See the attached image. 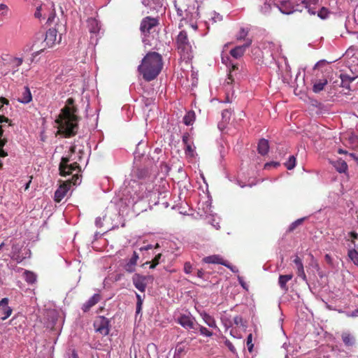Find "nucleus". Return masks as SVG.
Segmentation results:
<instances>
[{"label": "nucleus", "instance_id": "nucleus-27", "mask_svg": "<svg viewBox=\"0 0 358 358\" xmlns=\"http://www.w3.org/2000/svg\"><path fill=\"white\" fill-rule=\"evenodd\" d=\"M293 275L292 274L289 275H280L279 276L278 283L280 287L284 289L285 291H287L288 287L287 286V282L292 280Z\"/></svg>", "mask_w": 358, "mask_h": 358}, {"label": "nucleus", "instance_id": "nucleus-20", "mask_svg": "<svg viewBox=\"0 0 358 358\" xmlns=\"http://www.w3.org/2000/svg\"><path fill=\"white\" fill-rule=\"evenodd\" d=\"M22 62L23 59L20 57H13L10 59L8 63V66L10 68L13 75L18 71V68L22 65Z\"/></svg>", "mask_w": 358, "mask_h": 358}, {"label": "nucleus", "instance_id": "nucleus-37", "mask_svg": "<svg viewBox=\"0 0 358 358\" xmlns=\"http://www.w3.org/2000/svg\"><path fill=\"white\" fill-rule=\"evenodd\" d=\"M296 158L294 155L289 157V159L285 163V166L288 170H292L295 167Z\"/></svg>", "mask_w": 358, "mask_h": 358}, {"label": "nucleus", "instance_id": "nucleus-42", "mask_svg": "<svg viewBox=\"0 0 358 358\" xmlns=\"http://www.w3.org/2000/svg\"><path fill=\"white\" fill-rule=\"evenodd\" d=\"M328 15L329 10L324 7H322L317 13L318 17L322 20L326 19L328 17Z\"/></svg>", "mask_w": 358, "mask_h": 358}, {"label": "nucleus", "instance_id": "nucleus-45", "mask_svg": "<svg viewBox=\"0 0 358 358\" xmlns=\"http://www.w3.org/2000/svg\"><path fill=\"white\" fill-rule=\"evenodd\" d=\"M247 34H248V32L245 31L243 28H242L240 31L239 35L237 36V40L238 41L244 40L246 41V39L248 38H246Z\"/></svg>", "mask_w": 358, "mask_h": 358}, {"label": "nucleus", "instance_id": "nucleus-61", "mask_svg": "<svg viewBox=\"0 0 358 358\" xmlns=\"http://www.w3.org/2000/svg\"><path fill=\"white\" fill-rule=\"evenodd\" d=\"M338 152L339 154H347V151L343 150V149H339V150H338Z\"/></svg>", "mask_w": 358, "mask_h": 358}, {"label": "nucleus", "instance_id": "nucleus-60", "mask_svg": "<svg viewBox=\"0 0 358 358\" xmlns=\"http://www.w3.org/2000/svg\"><path fill=\"white\" fill-rule=\"evenodd\" d=\"M145 264H150V268H155L157 266V264H154L152 261L151 262H147Z\"/></svg>", "mask_w": 358, "mask_h": 358}, {"label": "nucleus", "instance_id": "nucleus-14", "mask_svg": "<svg viewBox=\"0 0 358 358\" xmlns=\"http://www.w3.org/2000/svg\"><path fill=\"white\" fill-rule=\"evenodd\" d=\"M178 322L184 328L187 329H194L195 324L194 322V318L182 315L178 319Z\"/></svg>", "mask_w": 358, "mask_h": 358}, {"label": "nucleus", "instance_id": "nucleus-24", "mask_svg": "<svg viewBox=\"0 0 358 358\" xmlns=\"http://www.w3.org/2000/svg\"><path fill=\"white\" fill-rule=\"evenodd\" d=\"M269 149L268 141L264 138L259 141L257 150L258 152L262 155H265L268 153Z\"/></svg>", "mask_w": 358, "mask_h": 358}, {"label": "nucleus", "instance_id": "nucleus-48", "mask_svg": "<svg viewBox=\"0 0 358 358\" xmlns=\"http://www.w3.org/2000/svg\"><path fill=\"white\" fill-rule=\"evenodd\" d=\"M192 264H190V262H187L185 263L184 264V271L185 273L187 274H189L192 272Z\"/></svg>", "mask_w": 358, "mask_h": 358}, {"label": "nucleus", "instance_id": "nucleus-21", "mask_svg": "<svg viewBox=\"0 0 358 358\" xmlns=\"http://www.w3.org/2000/svg\"><path fill=\"white\" fill-rule=\"evenodd\" d=\"M142 3L150 10H158L163 6L162 0H141Z\"/></svg>", "mask_w": 358, "mask_h": 358}, {"label": "nucleus", "instance_id": "nucleus-58", "mask_svg": "<svg viewBox=\"0 0 358 358\" xmlns=\"http://www.w3.org/2000/svg\"><path fill=\"white\" fill-rule=\"evenodd\" d=\"M8 103H9V102H8V99H6V98H4V97H1V98L0 99V103H2V104H6V105H8Z\"/></svg>", "mask_w": 358, "mask_h": 358}, {"label": "nucleus", "instance_id": "nucleus-39", "mask_svg": "<svg viewBox=\"0 0 358 358\" xmlns=\"http://www.w3.org/2000/svg\"><path fill=\"white\" fill-rule=\"evenodd\" d=\"M304 221V218H300V219H298L296 220V221H294V222H292L289 227V229H288V231L289 232H292L294 230L296 229V228L301 225L303 222Z\"/></svg>", "mask_w": 358, "mask_h": 358}, {"label": "nucleus", "instance_id": "nucleus-6", "mask_svg": "<svg viewBox=\"0 0 358 358\" xmlns=\"http://www.w3.org/2000/svg\"><path fill=\"white\" fill-rule=\"evenodd\" d=\"M159 24L157 18L145 17L141 20L140 31L144 36H148L151 33L155 31Z\"/></svg>", "mask_w": 358, "mask_h": 358}, {"label": "nucleus", "instance_id": "nucleus-23", "mask_svg": "<svg viewBox=\"0 0 358 358\" xmlns=\"http://www.w3.org/2000/svg\"><path fill=\"white\" fill-rule=\"evenodd\" d=\"M341 338L346 346H352L355 344L356 339L354 335L348 331H344L341 334Z\"/></svg>", "mask_w": 358, "mask_h": 358}, {"label": "nucleus", "instance_id": "nucleus-4", "mask_svg": "<svg viewBox=\"0 0 358 358\" xmlns=\"http://www.w3.org/2000/svg\"><path fill=\"white\" fill-rule=\"evenodd\" d=\"M69 157L62 158L59 167V173L62 176H66L70 174H73V172H76V173L73 175L71 183L76 185L78 182V180H80L78 173L80 172V167L77 162H73L69 164Z\"/></svg>", "mask_w": 358, "mask_h": 358}, {"label": "nucleus", "instance_id": "nucleus-18", "mask_svg": "<svg viewBox=\"0 0 358 358\" xmlns=\"http://www.w3.org/2000/svg\"><path fill=\"white\" fill-rule=\"evenodd\" d=\"M279 10L283 14H290L292 13L294 10H300L296 8L294 9L292 3L289 1H283L280 3V6H278Z\"/></svg>", "mask_w": 358, "mask_h": 358}, {"label": "nucleus", "instance_id": "nucleus-55", "mask_svg": "<svg viewBox=\"0 0 358 358\" xmlns=\"http://www.w3.org/2000/svg\"><path fill=\"white\" fill-rule=\"evenodd\" d=\"M196 275H197V277H199L200 278H204V271L202 269L198 270Z\"/></svg>", "mask_w": 358, "mask_h": 358}, {"label": "nucleus", "instance_id": "nucleus-35", "mask_svg": "<svg viewBox=\"0 0 358 358\" xmlns=\"http://www.w3.org/2000/svg\"><path fill=\"white\" fill-rule=\"evenodd\" d=\"M136 314H139L142 310V306L143 302V298L138 294V293H136Z\"/></svg>", "mask_w": 358, "mask_h": 358}, {"label": "nucleus", "instance_id": "nucleus-13", "mask_svg": "<svg viewBox=\"0 0 358 358\" xmlns=\"http://www.w3.org/2000/svg\"><path fill=\"white\" fill-rule=\"evenodd\" d=\"M138 259V254L134 251L131 257L124 265V269L128 273H134L136 271V266Z\"/></svg>", "mask_w": 358, "mask_h": 358}, {"label": "nucleus", "instance_id": "nucleus-49", "mask_svg": "<svg viewBox=\"0 0 358 358\" xmlns=\"http://www.w3.org/2000/svg\"><path fill=\"white\" fill-rule=\"evenodd\" d=\"M8 10V8L6 4H3V3L0 4V12H1V15H6L7 14Z\"/></svg>", "mask_w": 358, "mask_h": 358}, {"label": "nucleus", "instance_id": "nucleus-56", "mask_svg": "<svg viewBox=\"0 0 358 358\" xmlns=\"http://www.w3.org/2000/svg\"><path fill=\"white\" fill-rule=\"evenodd\" d=\"M152 245H146V246L141 247V248H140V250H141V251H142V250H150V249H152Z\"/></svg>", "mask_w": 358, "mask_h": 358}, {"label": "nucleus", "instance_id": "nucleus-11", "mask_svg": "<svg viewBox=\"0 0 358 358\" xmlns=\"http://www.w3.org/2000/svg\"><path fill=\"white\" fill-rule=\"evenodd\" d=\"M8 298H3L0 301V318L1 320L8 318L13 313V309L8 306Z\"/></svg>", "mask_w": 358, "mask_h": 358}, {"label": "nucleus", "instance_id": "nucleus-57", "mask_svg": "<svg viewBox=\"0 0 358 358\" xmlns=\"http://www.w3.org/2000/svg\"><path fill=\"white\" fill-rule=\"evenodd\" d=\"M350 236L353 238V239H357L358 238V234L355 232V231H351L350 233Z\"/></svg>", "mask_w": 358, "mask_h": 358}, {"label": "nucleus", "instance_id": "nucleus-43", "mask_svg": "<svg viewBox=\"0 0 358 358\" xmlns=\"http://www.w3.org/2000/svg\"><path fill=\"white\" fill-rule=\"evenodd\" d=\"M199 331H200L201 334L208 336V337H210L213 336V333L211 331H210L207 328H206L203 326H201V325H199Z\"/></svg>", "mask_w": 358, "mask_h": 358}, {"label": "nucleus", "instance_id": "nucleus-33", "mask_svg": "<svg viewBox=\"0 0 358 358\" xmlns=\"http://www.w3.org/2000/svg\"><path fill=\"white\" fill-rule=\"evenodd\" d=\"M88 24L90 27V31L92 33H96L99 31V28L98 26L97 21L94 18H90L88 20Z\"/></svg>", "mask_w": 358, "mask_h": 358}, {"label": "nucleus", "instance_id": "nucleus-44", "mask_svg": "<svg viewBox=\"0 0 358 358\" xmlns=\"http://www.w3.org/2000/svg\"><path fill=\"white\" fill-rule=\"evenodd\" d=\"M252 334H250L247 337V346H248L249 352H250L252 351V348H253V344H252Z\"/></svg>", "mask_w": 358, "mask_h": 358}, {"label": "nucleus", "instance_id": "nucleus-28", "mask_svg": "<svg viewBox=\"0 0 358 358\" xmlns=\"http://www.w3.org/2000/svg\"><path fill=\"white\" fill-rule=\"evenodd\" d=\"M201 317H202V319L203 320V321L205 322V323L210 327H212V328H217V326L216 324V322L214 319L213 317H212L211 315H210L209 314L206 313H203L202 314H201Z\"/></svg>", "mask_w": 358, "mask_h": 358}, {"label": "nucleus", "instance_id": "nucleus-10", "mask_svg": "<svg viewBox=\"0 0 358 358\" xmlns=\"http://www.w3.org/2000/svg\"><path fill=\"white\" fill-rule=\"evenodd\" d=\"M252 42L251 38H247L246 42L243 45L236 46L234 48L231 49L230 50V55L236 59L241 58L244 55L246 49L250 46Z\"/></svg>", "mask_w": 358, "mask_h": 358}, {"label": "nucleus", "instance_id": "nucleus-9", "mask_svg": "<svg viewBox=\"0 0 358 358\" xmlns=\"http://www.w3.org/2000/svg\"><path fill=\"white\" fill-rule=\"evenodd\" d=\"M202 262L206 264H221V265H223V266L230 268L231 271H233L232 266H231V264L227 261H225L219 255H213L206 257L203 258Z\"/></svg>", "mask_w": 358, "mask_h": 358}, {"label": "nucleus", "instance_id": "nucleus-63", "mask_svg": "<svg viewBox=\"0 0 358 358\" xmlns=\"http://www.w3.org/2000/svg\"><path fill=\"white\" fill-rule=\"evenodd\" d=\"M16 319V317H13L10 320V324H13V322L15 321V320Z\"/></svg>", "mask_w": 358, "mask_h": 358}, {"label": "nucleus", "instance_id": "nucleus-29", "mask_svg": "<svg viewBox=\"0 0 358 358\" xmlns=\"http://www.w3.org/2000/svg\"><path fill=\"white\" fill-rule=\"evenodd\" d=\"M334 166L339 173H345L348 170L347 163L341 159L336 160L334 164Z\"/></svg>", "mask_w": 358, "mask_h": 358}, {"label": "nucleus", "instance_id": "nucleus-52", "mask_svg": "<svg viewBox=\"0 0 358 358\" xmlns=\"http://www.w3.org/2000/svg\"><path fill=\"white\" fill-rule=\"evenodd\" d=\"M8 121L9 120L8 117H6L5 116L0 115V124L3 122H8ZM0 127L2 129L1 125Z\"/></svg>", "mask_w": 358, "mask_h": 358}, {"label": "nucleus", "instance_id": "nucleus-47", "mask_svg": "<svg viewBox=\"0 0 358 358\" xmlns=\"http://www.w3.org/2000/svg\"><path fill=\"white\" fill-rule=\"evenodd\" d=\"M280 166V163L277 162H268L264 164V169H269L271 166L277 168Z\"/></svg>", "mask_w": 358, "mask_h": 358}, {"label": "nucleus", "instance_id": "nucleus-7", "mask_svg": "<svg viewBox=\"0 0 358 358\" xmlns=\"http://www.w3.org/2000/svg\"><path fill=\"white\" fill-rule=\"evenodd\" d=\"M154 278L152 275H143L139 273H135L132 276V282L134 287L141 292H145L148 283H152Z\"/></svg>", "mask_w": 358, "mask_h": 358}, {"label": "nucleus", "instance_id": "nucleus-2", "mask_svg": "<svg viewBox=\"0 0 358 358\" xmlns=\"http://www.w3.org/2000/svg\"><path fill=\"white\" fill-rule=\"evenodd\" d=\"M163 68V59L160 54L149 52L142 59L138 71L143 79L148 82L153 80L160 73Z\"/></svg>", "mask_w": 358, "mask_h": 358}, {"label": "nucleus", "instance_id": "nucleus-34", "mask_svg": "<svg viewBox=\"0 0 358 358\" xmlns=\"http://www.w3.org/2000/svg\"><path fill=\"white\" fill-rule=\"evenodd\" d=\"M348 255L353 263L358 266V252L355 249H351Z\"/></svg>", "mask_w": 358, "mask_h": 358}, {"label": "nucleus", "instance_id": "nucleus-25", "mask_svg": "<svg viewBox=\"0 0 358 358\" xmlns=\"http://www.w3.org/2000/svg\"><path fill=\"white\" fill-rule=\"evenodd\" d=\"M32 99L31 94L30 90L28 87H24L22 96L18 99V101L23 103H28Z\"/></svg>", "mask_w": 358, "mask_h": 358}, {"label": "nucleus", "instance_id": "nucleus-36", "mask_svg": "<svg viewBox=\"0 0 358 358\" xmlns=\"http://www.w3.org/2000/svg\"><path fill=\"white\" fill-rule=\"evenodd\" d=\"M175 7L177 10V14L179 17H181V19H184V13L187 11V9L185 6H180L179 5L176 1H175Z\"/></svg>", "mask_w": 358, "mask_h": 358}, {"label": "nucleus", "instance_id": "nucleus-8", "mask_svg": "<svg viewBox=\"0 0 358 358\" xmlns=\"http://www.w3.org/2000/svg\"><path fill=\"white\" fill-rule=\"evenodd\" d=\"M95 331L102 336H106L110 331V321L103 316H99L94 322Z\"/></svg>", "mask_w": 358, "mask_h": 358}, {"label": "nucleus", "instance_id": "nucleus-17", "mask_svg": "<svg viewBox=\"0 0 358 358\" xmlns=\"http://www.w3.org/2000/svg\"><path fill=\"white\" fill-rule=\"evenodd\" d=\"M293 262L296 266L297 275L304 281H307V278L304 271V267L301 259L299 256L296 255Z\"/></svg>", "mask_w": 358, "mask_h": 358}, {"label": "nucleus", "instance_id": "nucleus-38", "mask_svg": "<svg viewBox=\"0 0 358 358\" xmlns=\"http://www.w3.org/2000/svg\"><path fill=\"white\" fill-rule=\"evenodd\" d=\"M318 0H302L301 3L304 5V7L306 8H308V13L311 15H315V11L311 10L309 6L310 4H315L317 2Z\"/></svg>", "mask_w": 358, "mask_h": 358}, {"label": "nucleus", "instance_id": "nucleus-5", "mask_svg": "<svg viewBox=\"0 0 358 358\" xmlns=\"http://www.w3.org/2000/svg\"><path fill=\"white\" fill-rule=\"evenodd\" d=\"M177 49L180 55L187 59L192 57V48L186 31H181L176 38Z\"/></svg>", "mask_w": 358, "mask_h": 358}, {"label": "nucleus", "instance_id": "nucleus-30", "mask_svg": "<svg viewBox=\"0 0 358 358\" xmlns=\"http://www.w3.org/2000/svg\"><path fill=\"white\" fill-rule=\"evenodd\" d=\"M327 84V79H322L319 80L317 82H316L313 87V90L315 93H318L323 90L324 86Z\"/></svg>", "mask_w": 358, "mask_h": 358}, {"label": "nucleus", "instance_id": "nucleus-40", "mask_svg": "<svg viewBox=\"0 0 358 358\" xmlns=\"http://www.w3.org/2000/svg\"><path fill=\"white\" fill-rule=\"evenodd\" d=\"M185 352H186V348L182 343H178L176 345V351H175V353H176V355L180 356L182 354L185 353Z\"/></svg>", "mask_w": 358, "mask_h": 358}, {"label": "nucleus", "instance_id": "nucleus-15", "mask_svg": "<svg viewBox=\"0 0 358 358\" xmlns=\"http://www.w3.org/2000/svg\"><path fill=\"white\" fill-rule=\"evenodd\" d=\"M69 189V185L64 183L61 185L55 192V201L59 203L66 196Z\"/></svg>", "mask_w": 358, "mask_h": 358}, {"label": "nucleus", "instance_id": "nucleus-19", "mask_svg": "<svg viewBox=\"0 0 358 358\" xmlns=\"http://www.w3.org/2000/svg\"><path fill=\"white\" fill-rule=\"evenodd\" d=\"M257 4L262 14L266 15L270 13L271 10V0H257Z\"/></svg>", "mask_w": 358, "mask_h": 358}, {"label": "nucleus", "instance_id": "nucleus-31", "mask_svg": "<svg viewBox=\"0 0 358 358\" xmlns=\"http://www.w3.org/2000/svg\"><path fill=\"white\" fill-rule=\"evenodd\" d=\"M195 120V113L194 111H188L183 118V122L185 124L189 126L192 125Z\"/></svg>", "mask_w": 358, "mask_h": 358}, {"label": "nucleus", "instance_id": "nucleus-53", "mask_svg": "<svg viewBox=\"0 0 358 358\" xmlns=\"http://www.w3.org/2000/svg\"><path fill=\"white\" fill-rule=\"evenodd\" d=\"M324 258H325L326 262L328 264H332V258L330 255H329V254L325 255Z\"/></svg>", "mask_w": 358, "mask_h": 358}, {"label": "nucleus", "instance_id": "nucleus-51", "mask_svg": "<svg viewBox=\"0 0 358 358\" xmlns=\"http://www.w3.org/2000/svg\"><path fill=\"white\" fill-rule=\"evenodd\" d=\"M41 9H42V6L37 8L36 11L35 12V14H34L36 17H37V18L41 17Z\"/></svg>", "mask_w": 358, "mask_h": 358}, {"label": "nucleus", "instance_id": "nucleus-22", "mask_svg": "<svg viewBox=\"0 0 358 358\" xmlns=\"http://www.w3.org/2000/svg\"><path fill=\"white\" fill-rule=\"evenodd\" d=\"M151 174V171L146 167L137 169L134 171V176L140 180H145L149 178Z\"/></svg>", "mask_w": 358, "mask_h": 358}, {"label": "nucleus", "instance_id": "nucleus-59", "mask_svg": "<svg viewBox=\"0 0 358 358\" xmlns=\"http://www.w3.org/2000/svg\"><path fill=\"white\" fill-rule=\"evenodd\" d=\"M233 81H234V79L232 78L231 74L229 73L226 82L228 85H229V84L232 83Z\"/></svg>", "mask_w": 358, "mask_h": 358}, {"label": "nucleus", "instance_id": "nucleus-1", "mask_svg": "<svg viewBox=\"0 0 358 358\" xmlns=\"http://www.w3.org/2000/svg\"><path fill=\"white\" fill-rule=\"evenodd\" d=\"M78 108L72 97L67 99L64 107L61 109L59 115L55 120L58 124V132L65 138L74 136L78 131L80 117L78 115Z\"/></svg>", "mask_w": 358, "mask_h": 358}, {"label": "nucleus", "instance_id": "nucleus-32", "mask_svg": "<svg viewBox=\"0 0 358 358\" xmlns=\"http://www.w3.org/2000/svg\"><path fill=\"white\" fill-rule=\"evenodd\" d=\"M24 274L25 280L29 284H34L36 281V276L33 272L25 271Z\"/></svg>", "mask_w": 358, "mask_h": 358}, {"label": "nucleus", "instance_id": "nucleus-12", "mask_svg": "<svg viewBox=\"0 0 358 358\" xmlns=\"http://www.w3.org/2000/svg\"><path fill=\"white\" fill-rule=\"evenodd\" d=\"M182 143L185 145V153L190 157H194L195 147L193 141H190V136L188 133L184 134L182 136Z\"/></svg>", "mask_w": 358, "mask_h": 358}, {"label": "nucleus", "instance_id": "nucleus-64", "mask_svg": "<svg viewBox=\"0 0 358 358\" xmlns=\"http://www.w3.org/2000/svg\"><path fill=\"white\" fill-rule=\"evenodd\" d=\"M70 151L71 152H75V147L74 146H71V148H70Z\"/></svg>", "mask_w": 358, "mask_h": 358}, {"label": "nucleus", "instance_id": "nucleus-26", "mask_svg": "<svg viewBox=\"0 0 358 358\" xmlns=\"http://www.w3.org/2000/svg\"><path fill=\"white\" fill-rule=\"evenodd\" d=\"M11 258L17 263L22 262L25 258L20 255V249L16 245H13Z\"/></svg>", "mask_w": 358, "mask_h": 358}, {"label": "nucleus", "instance_id": "nucleus-62", "mask_svg": "<svg viewBox=\"0 0 358 358\" xmlns=\"http://www.w3.org/2000/svg\"><path fill=\"white\" fill-rule=\"evenodd\" d=\"M31 180H30L27 184H26V186H25V188L24 189L27 190L28 189V188L29 187V185L31 183Z\"/></svg>", "mask_w": 358, "mask_h": 358}, {"label": "nucleus", "instance_id": "nucleus-16", "mask_svg": "<svg viewBox=\"0 0 358 358\" xmlns=\"http://www.w3.org/2000/svg\"><path fill=\"white\" fill-rule=\"evenodd\" d=\"M101 299V295L99 294H94L86 303H85L82 306V310L83 312H88L92 307L95 306L97 303L100 301Z\"/></svg>", "mask_w": 358, "mask_h": 358}, {"label": "nucleus", "instance_id": "nucleus-46", "mask_svg": "<svg viewBox=\"0 0 358 358\" xmlns=\"http://www.w3.org/2000/svg\"><path fill=\"white\" fill-rule=\"evenodd\" d=\"M211 19L213 20L214 22H217L222 20V16L220 15L219 13L213 12L211 13Z\"/></svg>", "mask_w": 358, "mask_h": 358}, {"label": "nucleus", "instance_id": "nucleus-41", "mask_svg": "<svg viewBox=\"0 0 358 358\" xmlns=\"http://www.w3.org/2000/svg\"><path fill=\"white\" fill-rule=\"evenodd\" d=\"M231 113H232V112L230 109L224 110L222 113V120L224 122L229 121L231 116Z\"/></svg>", "mask_w": 358, "mask_h": 358}, {"label": "nucleus", "instance_id": "nucleus-54", "mask_svg": "<svg viewBox=\"0 0 358 358\" xmlns=\"http://www.w3.org/2000/svg\"><path fill=\"white\" fill-rule=\"evenodd\" d=\"M226 344L228 346L229 349L231 351V352H234L235 351V348L234 346L232 345V343L229 341H227L226 342Z\"/></svg>", "mask_w": 358, "mask_h": 358}, {"label": "nucleus", "instance_id": "nucleus-50", "mask_svg": "<svg viewBox=\"0 0 358 358\" xmlns=\"http://www.w3.org/2000/svg\"><path fill=\"white\" fill-rule=\"evenodd\" d=\"M161 257H162V254H161V253L157 254V255L155 257V258L152 260V262L154 264H157V265H158V264H159V259H160Z\"/></svg>", "mask_w": 358, "mask_h": 358}, {"label": "nucleus", "instance_id": "nucleus-3", "mask_svg": "<svg viewBox=\"0 0 358 358\" xmlns=\"http://www.w3.org/2000/svg\"><path fill=\"white\" fill-rule=\"evenodd\" d=\"M61 39V35H59V39H57V31L56 29H49L46 31L43 41H40V45H38V41L34 43L31 47V50L34 51L33 56L36 57L46 48L52 47L57 42L59 43Z\"/></svg>", "mask_w": 358, "mask_h": 358}]
</instances>
